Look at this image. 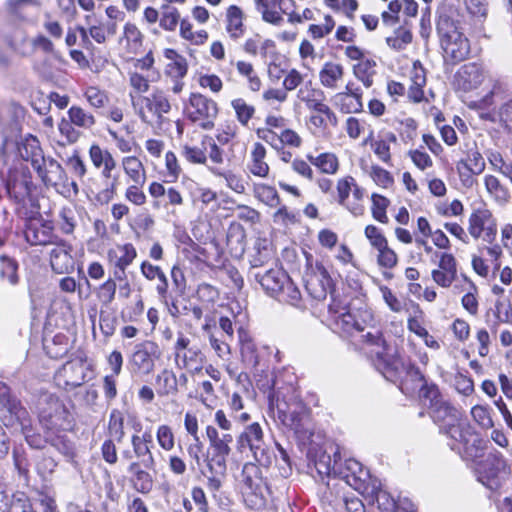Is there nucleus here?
Listing matches in <instances>:
<instances>
[{
  "label": "nucleus",
  "instance_id": "obj_1",
  "mask_svg": "<svg viewBox=\"0 0 512 512\" xmlns=\"http://www.w3.org/2000/svg\"><path fill=\"white\" fill-rule=\"evenodd\" d=\"M361 337L371 347L376 369L387 380L398 384L404 394H414L425 385L426 379L420 369L410 359L403 358L396 347L388 344L380 329H373Z\"/></svg>",
  "mask_w": 512,
  "mask_h": 512
},
{
  "label": "nucleus",
  "instance_id": "obj_2",
  "mask_svg": "<svg viewBox=\"0 0 512 512\" xmlns=\"http://www.w3.org/2000/svg\"><path fill=\"white\" fill-rule=\"evenodd\" d=\"M436 28L445 62L455 65L464 61L470 53V43L460 21L453 15L443 13L438 17Z\"/></svg>",
  "mask_w": 512,
  "mask_h": 512
},
{
  "label": "nucleus",
  "instance_id": "obj_3",
  "mask_svg": "<svg viewBox=\"0 0 512 512\" xmlns=\"http://www.w3.org/2000/svg\"><path fill=\"white\" fill-rule=\"evenodd\" d=\"M37 408L39 423L47 431L56 433L72 427L69 411L54 394L41 392L37 399Z\"/></svg>",
  "mask_w": 512,
  "mask_h": 512
},
{
  "label": "nucleus",
  "instance_id": "obj_4",
  "mask_svg": "<svg viewBox=\"0 0 512 512\" xmlns=\"http://www.w3.org/2000/svg\"><path fill=\"white\" fill-rule=\"evenodd\" d=\"M510 472L503 454L496 449L490 451L477 465L478 480L492 491L502 487Z\"/></svg>",
  "mask_w": 512,
  "mask_h": 512
},
{
  "label": "nucleus",
  "instance_id": "obj_5",
  "mask_svg": "<svg viewBox=\"0 0 512 512\" xmlns=\"http://www.w3.org/2000/svg\"><path fill=\"white\" fill-rule=\"evenodd\" d=\"M278 420L292 430L302 441L309 440L313 435L308 409L302 403L288 405L277 401L274 412Z\"/></svg>",
  "mask_w": 512,
  "mask_h": 512
},
{
  "label": "nucleus",
  "instance_id": "obj_6",
  "mask_svg": "<svg viewBox=\"0 0 512 512\" xmlns=\"http://www.w3.org/2000/svg\"><path fill=\"white\" fill-rule=\"evenodd\" d=\"M278 420L292 430L302 441L309 440L313 435L308 409L302 403L288 405L277 401L274 412Z\"/></svg>",
  "mask_w": 512,
  "mask_h": 512
},
{
  "label": "nucleus",
  "instance_id": "obj_7",
  "mask_svg": "<svg viewBox=\"0 0 512 512\" xmlns=\"http://www.w3.org/2000/svg\"><path fill=\"white\" fill-rule=\"evenodd\" d=\"M238 450L243 452L248 448L255 461L264 467L271 465L274 452L264 441L263 430L259 423L254 422L244 429L237 439Z\"/></svg>",
  "mask_w": 512,
  "mask_h": 512
},
{
  "label": "nucleus",
  "instance_id": "obj_8",
  "mask_svg": "<svg viewBox=\"0 0 512 512\" xmlns=\"http://www.w3.org/2000/svg\"><path fill=\"white\" fill-rule=\"evenodd\" d=\"M453 432L454 435L450 438L453 441L452 450H456L467 460L474 461L484 456L489 441L483 439L469 422Z\"/></svg>",
  "mask_w": 512,
  "mask_h": 512
},
{
  "label": "nucleus",
  "instance_id": "obj_9",
  "mask_svg": "<svg viewBox=\"0 0 512 512\" xmlns=\"http://www.w3.org/2000/svg\"><path fill=\"white\" fill-rule=\"evenodd\" d=\"M242 495L250 508L260 509L265 506L263 494L264 480L260 467L254 463H245L241 473Z\"/></svg>",
  "mask_w": 512,
  "mask_h": 512
},
{
  "label": "nucleus",
  "instance_id": "obj_10",
  "mask_svg": "<svg viewBox=\"0 0 512 512\" xmlns=\"http://www.w3.org/2000/svg\"><path fill=\"white\" fill-rule=\"evenodd\" d=\"M430 415L433 421L439 425L441 433L448 438L454 435V429L458 430L468 422L463 418L462 411L445 399L432 405Z\"/></svg>",
  "mask_w": 512,
  "mask_h": 512
},
{
  "label": "nucleus",
  "instance_id": "obj_11",
  "mask_svg": "<svg viewBox=\"0 0 512 512\" xmlns=\"http://www.w3.org/2000/svg\"><path fill=\"white\" fill-rule=\"evenodd\" d=\"M190 109L188 117L194 123H199L203 129L214 127V119L218 114L217 103L200 93H192L189 98Z\"/></svg>",
  "mask_w": 512,
  "mask_h": 512
},
{
  "label": "nucleus",
  "instance_id": "obj_12",
  "mask_svg": "<svg viewBox=\"0 0 512 512\" xmlns=\"http://www.w3.org/2000/svg\"><path fill=\"white\" fill-rule=\"evenodd\" d=\"M305 288L309 295L318 301L325 300L328 293L332 294V279L320 262L310 266L304 276Z\"/></svg>",
  "mask_w": 512,
  "mask_h": 512
},
{
  "label": "nucleus",
  "instance_id": "obj_13",
  "mask_svg": "<svg viewBox=\"0 0 512 512\" xmlns=\"http://www.w3.org/2000/svg\"><path fill=\"white\" fill-rule=\"evenodd\" d=\"M356 490L364 497L369 505L377 504L382 512H395L397 502L385 490L381 489V483L376 479H370L368 483H360Z\"/></svg>",
  "mask_w": 512,
  "mask_h": 512
},
{
  "label": "nucleus",
  "instance_id": "obj_14",
  "mask_svg": "<svg viewBox=\"0 0 512 512\" xmlns=\"http://www.w3.org/2000/svg\"><path fill=\"white\" fill-rule=\"evenodd\" d=\"M59 377L63 379L66 389H74L93 379L94 370L91 364L83 360L70 361L63 365Z\"/></svg>",
  "mask_w": 512,
  "mask_h": 512
},
{
  "label": "nucleus",
  "instance_id": "obj_15",
  "mask_svg": "<svg viewBox=\"0 0 512 512\" xmlns=\"http://www.w3.org/2000/svg\"><path fill=\"white\" fill-rule=\"evenodd\" d=\"M161 351L153 341H144L135 346L131 356V364L143 374H150L155 367V360L159 359Z\"/></svg>",
  "mask_w": 512,
  "mask_h": 512
},
{
  "label": "nucleus",
  "instance_id": "obj_16",
  "mask_svg": "<svg viewBox=\"0 0 512 512\" xmlns=\"http://www.w3.org/2000/svg\"><path fill=\"white\" fill-rule=\"evenodd\" d=\"M34 169L46 186H56L62 179L63 169L54 159L44 157L42 150L34 146Z\"/></svg>",
  "mask_w": 512,
  "mask_h": 512
},
{
  "label": "nucleus",
  "instance_id": "obj_17",
  "mask_svg": "<svg viewBox=\"0 0 512 512\" xmlns=\"http://www.w3.org/2000/svg\"><path fill=\"white\" fill-rule=\"evenodd\" d=\"M361 319L357 315L352 314L349 311L340 313L335 319V326L342 330L344 333L352 335L356 332H370L377 327L371 326L370 323L373 321V315L371 312L365 310L360 313Z\"/></svg>",
  "mask_w": 512,
  "mask_h": 512
},
{
  "label": "nucleus",
  "instance_id": "obj_18",
  "mask_svg": "<svg viewBox=\"0 0 512 512\" xmlns=\"http://www.w3.org/2000/svg\"><path fill=\"white\" fill-rule=\"evenodd\" d=\"M484 80V71L477 63L463 65L454 76V86L457 90L469 92L478 88Z\"/></svg>",
  "mask_w": 512,
  "mask_h": 512
},
{
  "label": "nucleus",
  "instance_id": "obj_19",
  "mask_svg": "<svg viewBox=\"0 0 512 512\" xmlns=\"http://www.w3.org/2000/svg\"><path fill=\"white\" fill-rule=\"evenodd\" d=\"M72 246L61 241L49 250L50 266L56 274L73 272L75 261L71 255Z\"/></svg>",
  "mask_w": 512,
  "mask_h": 512
},
{
  "label": "nucleus",
  "instance_id": "obj_20",
  "mask_svg": "<svg viewBox=\"0 0 512 512\" xmlns=\"http://www.w3.org/2000/svg\"><path fill=\"white\" fill-rule=\"evenodd\" d=\"M254 277L263 290L274 298H276L289 278L285 271L277 267L270 268L264 273L257 272L254 274Z\"/></svg>",
  "mask_w": 512,
  "mask_h": 512
},
{
  "label": "nucleus",
  "instance_id": "obj_21",
  "mask_svg": "<svg viewBox=\"0 0 512 512\" xmlns=\"http://www.w3.org/2000/svg\"><path fill=\"white\" fill-rule=\"evenodd\" d=\"M145 469L140 462H131L127 468L133 487L142 494L149 493L153 488V478Z\"/></svg>",
  "mask_w": 512,
  "mask_h": 512
},
{
  "label": "nucleus",
  "instance_id": "obj_22",
  "mask_svg": "<svg viewBox=\"0 0 512 512\" xmlns=\"http://www.w3.org/2000/svg\"><path fill=\"white\" fill-rule=\"evenodd\" d=\"M204 359V354L196 345H192L191 348L174 355L175 364L180 369L194 368L195 371H200Z\"/></svg>",
  "mask_w": 512,
  "mask_h": 512
},
{
  "label": "nucleus",
  "instance_id": "obj_23",
  "mask_svg": "<svg viewBox=\"0 0 512 512\" xmlns=\"http://www.w3.org/2000/svg\"><path fill=\"white\" fill-rule=\"evenodd\" d=\"M137 252L133 244L118 245L108 251V258L115 268H127L136 258Z\"/></svg>",
  "mask_w": 512,
  "mask_h": 512
},
{
  "label": "nucleus",
  "instance_id": "obj_24",
  "mask_svg": "<svg viewBox=\"0 0 512 512\" xmlns=\"http://www.w3.org/2000/svg\"><path fill=\"white\" fill-rule=\"evenodd\" d=\"M494 220L492 213L488 209H475L469 217L468 231L470 235L475 239H478L481 237L483 230Z\"/></svg>",
  "mask_w": 512,
  "mask_h": 512
},
{
  "label": "nucleus",
  "instance_id": "obj_25",
  "mask_svg": "<svg viewBox=\"0 0 512 512\" xmlns=\"http://www.w3.org/2000/svg\"><path fill=\"white\" fill-rule=\"evenodd\" d=\"M266 156V149L261 143H255L251 151V164L249 170L254 176L267 177L269 173V166L264 161Z\"/></svg>",
  "mask_w": 512,
  "mask_h": 512
},
{
  "label": "nucleus",
  "instance_id": "obj_26",
  "mask_svg": "<svg viewBox=\"0 0 512 512\" xmlns=\"http://www.w3.org/2000/svg\"><path fill=\"white\" fill-rule=\"evenodd\" d=\"M122 166L126 175L134 184L144 185L146 182V172L142 162L135 156L124 157Z\"/></svg>",
  "mask_w": 512,
  "mask_h": 512
},
{
  "label": "nucleus",
  "instance_id": "obj_27",
  "mask_svg": "<svg viewBox=\"0 0 512 512\" xmlns=\"http://www.w3.org/2000/svg\"><path fill=\"white\" fill-rule=\"evenodd\" d=\"M243 18V12L238 6L231 5L228 7L226 13V30L234 39L239 38L244 33Z\"/></svg>",
  "mask_w": 512,
  "mask_h": 512
},
{
  "label": "nucleus",
  "instance_id": "obj_28",
  "mask_svg": "<svg viewBox=\"0 0 512 512\" xmlns=\"http://www.w3.org/2000/svg\"><path fill=\"white\" fill-rule=\"evenodd\" d=\"M344 68L341 64L326 62L319 72L321 84L327 88H335L336 83L343 77Z\"/></svg>",
  "mask_w": 512,
  "mask_h": 512
},
{
  "label": "nucleus",
  "instance_id": "obj_29",
  "mask_svg": "<svg viewBox=\"0 0 512 512\" xmlns=\"http://www.w3.org/2000/svg\"><path fill=\"white\" fill-rule=\"evenodd\" d=\"M484 185L488 194L499 204L505 205L510 198L508 189L493 175L484 177Z\"/></svg>",
  "mask_w": 512,
  "mask_h": 512
},
{
  "label": "nucleus",
  "instance_id": "obj_30",
  "mask_svg": "<svg viewBox=\"0 0 512 512\" xmlns=\"http://www.w3.org/2000/svg\"><path fill=\"white\" fill-rule=\"evenodd\" d=\"M131 444L133 447L134 455L139 459L138 462L143 465L146 469H154L155 467V459L150 450L149 445L146 443H142L139 440V435L134 434L131 438Z\"/></svg>",
  "mask_w": 512,
  "mask_h": 512
},
{
  "label": "nucleus",
  "instance_id": "obj_31",
  "mask_svg": "<svg viewBox=\"0 0 512 512\" xmlns=\"http://www.w3.org/2000/svg\"><path fill=\"white\" fill-rule=\"evenodd\" d=\"M345 468L347 473L344 475L346 482L353 486L356 490V486L360 483H367L365 476H368V472L362 467V464L354 459H348L345 462Z\"/></svg>",
  "mask_w": 512,
  "mask_h": 512
},
{
  "label": "nucleus",
  "instance_id": "obj_32",
  "mask_svg": "<svg viewBox=\"0 0 512 512\" xmlns=\"http://www.w3.org/2000/svg\"><path fill=\"white\" fill-rule=\"evenodd\" d=\"M7 189L10 196L14 197L19 204H22L23 208L27 205L32 206V192L27 181L14 182L9 184Z\"/></svg>",
  "mask_w": 512,
  "mask_h": 512
},
{
  "label": "nucleus",
  "instance_id": "obj_33",
  "mask_svg": "<svg viewBox=\"0 0 512 512\" xmlns=\"http://www.w3.org/2000/svg\"><path fill=\"white\" fill-rule=\"evenodd\" d=\"M237 72L240 76L246 78L248 87L251 91L257 92L261 89V79L256 74L253 65L246 61H237L235 63Z\"/></svg>",
  "mask_w": 512,
  "mask_h": 512
},
{
  "label": "nucleus",
  "instance_id": "obj_34",
  "mask_svg": "<svg viewBox=\"0 0 512 512\" xmlns=\"http://www.w3.org/2000/svg\"><path fill=\"white\" fill-rule=\"evenodd\" d=\"M158 385L157 393L159 395H170L177 392L178 379L176 375L168 370L164 369L156 378Z\"/></svg>",
  "mask_w": 512,
  "mask_h": 512
},
{
  "label": "nucleus",
  "instance_id": "obj_35",
  "mask_svg": "<svg viewBox=\"0 0 512 512\" xmlns=\"http://www.w3.org/2000/svg\"><path fill=\"white\" fill-rule=\"evenodd\" d=\"M309 161L326 174H335L339 163L337 157L332 153H322L317 157L308 155Z\"/></svg>",
  "mask_w": 512,
  "mask_h": 512
},
{
  "label": "nucleus",
  "instance_id": "obj_36",
  "mask_svg": "<svg viewBox=\"0 0 512 512\" xmlns=\"http://www.w3.org/2000/svg\"><path fill=\"white\" fill-rule=\"evenodd\" d=\"M375 66L376 62L372 59H362L357 65L354 66V75L367 88L373 84V76L376 73Z\"/></svg>",
  "mask_w": 512,
  "mask_h": 512
},
{
  "label": "nucleus",
  "instance_id": "obj_37",
  "mask_svg": "<svg viewBox=\"0 0 512 512\" xmlns=\"http://www.w3.org/2000/svg\"><path fill=\"white\" fill-rule=\"evenodd\" d=\"M68 117L71 123L83 129H91L96 123L94 116L79 106H71Z\"/></svg>",
  "mask_w": 512,
  "mask_h": 512
},
{
  "label": "nucleus",
  "instance_id": "obj_38",
  "mask_svg": "<svg viewBox=\"0 0 512 512\" xmlns=\"http://www.w3.org/2000/svg\"><path fill=\"white\" fill-rule=\"evenodd\" d=\"M108 433L110 437L121 443L125 437L124 415L118 409H113L109 416Z\"/></svg>",
  "mask_w": 512,
  "mask_h": 512
},
{
  "label": "nucleus",
  "instance_id": "obj_39",
  "mask_svg": "<svg viewBox=\"0 0 512 512\" xmlns=\"http://www.w3.org/2000/svg\"><path fill=\"white\" fill-rule=\"evenodd\" d=\"M231 106L235 111L238 122L243 126H247L255 114V107L248 104L243 98L233 99Z\"/></svg>",
  "mask_w": 512,
  "mask_h": 512
},
{
  "label": "nucleus",
  "instance_id": "obj_40",
  "mask_svg": "<svg viewBox=\"0 0 512 512\" xmlns=\"http://www.w3.org/2000/svg\"><path fill=\"white\" fill-rule=\"evenodd\" d=\"M276 299L292 306H298L301 301V292L299 288L288 278L287 283L280 290Z\"/></svg>",
  "mask_w": 512,
  "mask_h": 512
},
{
  "label": "nucleus",
  "instance_id": "obj_41",
  "mask_svg": "<svg viewBox=\"0 0 512 512\" xmlns=\"http://www.w3.org/2000/svg\"><path fill=\"white\" fill-rule=\"evenodd\" d=\"M298 97L305 103L306 107L317 112L321 105L324 103V92L320 89H312L307 93L303 89L298 92Z\"/></svg>",
  "mask_w": 512,
  "mask_h": 512
},
{
  "label": "nucleus",
  "instance_id": "obj_42",
  "mask_svg": "<svg viewBox=\"0 0 512 512\" xmlns=\"http://www.w3.org/2000/svg\"><path fill=\"white\" fill-rule=\"evenodd\" d=\"M256 252L251 256V266L253 268L263 267L272 260V250L266 244V241L257 242L255 245Z\"/></svg>",
  "mask_w": 512,
  "mask_h": 512
},
{
  "label": "nucleus",
  "instance_id": "obj_43",
  "mask_svg": "<svg viewBox=\"0 0 512 512\" xmlns=\"http://www.w3.org/2000/svg\"><path fill=\"white\" fill-rule=\"evenodd\" d=\"M152 101L154 102V115L158 122H162L163 115L171 110V104L165 93L160 89H155L152 92Z\"/></svg>",
  "mask_w": 512,
  "mask_h": 512
},
{
  "label": "nucleus",
  "instance_id": "obj_44",
  "mask_svg": "<svg viewBox=\"0 0 512 512\" xmlns=\"http://www.w3.org/2000/svg\"><path fill=\"white\" fill-rule=\"evenodd\" d=\"M256 194L260 201L270 207H277L281 204L279 194L272 186L260 184L256 187Z\"/></svg>",
  "mask_w": 512,
  "mask_h": 512
},
{
  "label": "nucleus",
  "instance_id": "obj_45",
  "mask_svg": "<svg viewBox=\"0 0 512 512\" xmlns=\"http://www.w3.org/2000/svg\"><path fill=\"white\" fill-rule=\"evenodd\" d=\"M206 148V142H202L201 147L184 145L182 148V155L190 163L205 164L207 161Z\"/></svg>",
  "mask_w": 512,
  "mask_h": 512
},
{
  "label": "nucleus",
  "instance_id": "obj_46",
  "mask_svg": "<svg viewBox=\"0 0 512 512\" xmlns=\"http://www.w3.org/2000/svg\"><path fill=\"white\" fill-rule=\"evenodd\" d=\"M209 169L214 175L224 178L226 185L230 189L239 194L244 193L245 185L239 176L232 173L231 171H222L214 167H211Z\"/></svg>",
  "mask_w": 512,
  "mask_h": 512
},
{
  "label": "nucleus",
  "instance_id": "obj_47",
  "mask_svg": "<svg viewBox=\"0 0 512 512\" xmlns=\"http://www.w3.org/2000/svg\"><path fill=\"white\" fill-rule=\"evenodd\" d=\"M491 409L488 406L475 405L471 409L473 420L483 429H490L494 426Z\"/></svg>",
  "mask_w": 512,
  "mask_h": 512
},
{
  "label": "nucleus",
  "instance_id": "obj_48",
  "mask_svg": "<svg viewBox=\"0 0 512 512\" xmlns=\"http://www.w3.org/2000/svg\"><path fill=\"white\" fill-rule=\"evenodd\" d=\"M389 205V200L381 196L379 194L372 195V216L375 220L381 223H388V217L386 214V209Z\"/></svg>",
  "mask_w": 512,
  "mask_h": 512
},
{
  "label": "nucleus",
  "instance_id": "obj_49",
  "mask_svg": "<svg viewBox=\"0 0 512 512\" xmlns=\"http://www.w3.org/2000/svg\"><path fill=\"white\" fill-rule=\"evenodd\" d=\"M228 456L212 453L206 458V467L209 474L226 475Z\"/></svg>",
  "mask_w": 512,
  "mask_h": 512
},
{
  "label": "nucleus",
  "instance_id": "obj_50",
  "mask_svg": "<svg viewBox=\"0 0 512 512\" xmlns=\"http://www.w3.org/2000/svg\"><path fill=\"white\" fill-rule=\"evenodd\" d=\"M116 289L115 280L110 278L98 288L97 298L103 305L108 306L115 299Z\"/></svg>",
  "mask_w": 512,
  "mask_h": 512
},
{
  "label": "nucleus",
  "instance_id": "obj_51",
  "mask_svg": "<svg viewBox=\"0 0 512 512\" xmlns=\"http://www.w3.org/2000/svg\"><path fill=\"white\" fill-rule=\"evenodd\" d=\"M180 15L178 10L172 6H164L162 17L160 18V26L168 31H173L179 21Z\"/></svg>",
  "mask_w": 512,
  "mask_h": 512
},
{
  "label": "nucleus",
  "instance_id": "obj_52",
  "mask_svg": "<svg viewBox=\"0 0 512 512\" xmlns=\"http://www.w3.org/2000/svg\"><path fill=\"white\" fill-rule=\"evenodd\" d=\"M418 391L420 393V397L429 402V410L436 402L444 400L440 394L438 386L433 383L429 384L427 380L425 381V385H422Z\"/></svg>",
  "mask_w": 512,
  "mask_h": 512
},
{
  "label": "nucleus",
  "instance_id": "obj_53",
  "mask_svg": "<svg viewBox=\"0 0 512 512\" xmlns=\"http://www.w3.org/2000/svg\"><path fill=\"white\" fill-rule=\"evenodd\" d=\"M90 160L95 168L100 169L106 162L113 160V156L108 150L102 149L99 145L93 144L89 149Z\"/></svg>",
  "mask_w": 512,
  "mask_h": 512
},
{
  "label": "nucleus",
  "instance_id": "obj_54",
  "mask_svg": "<svg viewBox=\"0 0 512 512\" xmlns=\"http://www.w3.org/2000/svg\"><path fill=\"white\" fill-rule=\"evenodd\" d=\"M456 169L459 175L462 186L466 189H471L477 184L475 173L472 172L468 166L464 163V160H460L456 164Z\"/></svg>",
  "mask_w": 512,
  "mask_h": 512
},
{
  "label": "nucleus",
  "instance_id": "obj_55",
  "mask_svg": "<svg viewBox=\"0 0 512 512\" xmlns=\"http://www.w3.org/2000/svg\"><path fill=\"white\" fill-rule=\"evenodd\" d=\"M466 166L475 174H481L485 170V160L477 149H471L467 153V158L463 159Z\"/></svg>",
  "mask_w": 512,
  "mask_h": 512
},
{
  "label": "nucleus",
  "instance_id": "obj_56",
  "mask_svg": "<svg viewBox=\"0 0 512 512\" xmlns=\"http://www.w3.org/2000/svg\"><path fill=\"white\" fill-rule=\"evenodd\" d=\"M124 38L128 46L136 50L142 45L143 35L135 24L127 23L124 26Z\"/></svg>",
  "mask_w": 512,
  "mask_h": 512
},
{
  "label": "nucleus",
  "instance_id": "obj_57",
  "mask_svg": "<svg viewBox=\"0 0 512 512\" xmlns=\"http://www.w3.org/2000/svg\"><path fill=\"white\" fill-rule=\"evenodd\" d=\"M31 3L32 0H9L7 9L14 20H22Z\"/></svg>",
  "mask_w": 512,
  "mask_h": 512
},
{
  "label": "nucleus",
  "instance_id": "obj_58",
  "mask_svg": "<svg viewBox=\"0 0 512 512\" xmlns=\"http://www.w3.org/2000/svg\"><path fill=\"white\" fill-rule=\"evenodd\" d=\"M497 116L501 126L508 132H512V99L501 104Z\"/></svg>",
  "mask_w": 512,
  "mask_h": 512
},
{
  "label": "nucleus",
  "instance_id": "obj_59",
  "mask_svg": "<svg viewBox=\"0 0 512 512\" xmlns=\"http://www.w3.org/2000/svg\"><path fill=\"white\" fill-rule=\"evenodd\" d=\"M370 176L377 185L383 188H388L393 184V177L390 172L378 165L371 167Z\"/></svg>",
  "mask_w": 512,
  "mask_h": 512
},
{
  "label": "nucleus",
  "instance_id": "obj_60",
  "mask_svg": "<svg viewBox=\"0 0 512 512\" xmlns=\"http://www.w3.org/2000/svg\"><path fill=\"white\" fill-rule=\"evenodd\" d=\"M85 97L89 104L94 108H102L108 102V96L106 93L96 87H88L85 91Z\"/></svg>",
  "mask_w": 512,
  "mask_h": 512
},
{
  "label": "nucleus",
  "instance_id": "obj_61",
  "mask_svg": "<svg viewBox=\"0 0 512 512\" xmlns=\"http://www.w3.org/2000/svg\"><path fill=\"white\" fill-rule=\"evenodd\" d=\"M1 261V269H0V276L1 278H8L11 284L17 283V275H16V269L17 264L8 258L5 255L0 256Z\"/></svg>",
  "mask_w": 512,
  "mask_h": 512
},
{
  "label": "nucleus",
  "instance_id": "obj_62",
  "mask_svg": "<svg viewBox=\"0 0 512 512\" xmlns=\"http://www.w3.org/2000/svg\"><path fill=\"white\" fill-rule=\"evenodd\" d=\"M157 441L161 448L170 451L174 447V435L171 428L167 425H161L157 430Z\"/></svg>",
  "mask_w": 512,
  "mask_h": 512
},
{
  "label": "nucleus",
  "instance_id": "obj_63",
  "mask_svg": "<svg viewBox=\"0 0 512 512\" xmlns=\"http://www.w3.org/2000/svg\"><path fill=\"white\" fill-rule=\"evenodd\" d=\"M34 512H56L54 499L38 492L37 497H34Z\"/></svg>",
  "mask_w": 512,
  "mask_h": 512
},
{
  "label": "nucleus",
  "instance_id": "obj_64",
  "mask_svg": "<svg viewBox=\"0 0 512 512\" xmlns=\"http://www.w3.org/2000/svg\"><path fill=\"white\" fill-rule=\"evenodd\" d=\"M242 361L247 367L256 368L259 364V358L256 347L253 343H245L241 348Z\"/></svg>",
  "mask_w": 512,
  "mask_h": 512
}]
</instances>
